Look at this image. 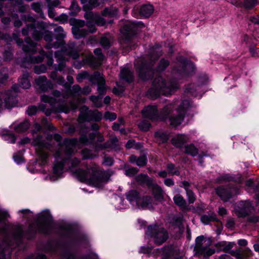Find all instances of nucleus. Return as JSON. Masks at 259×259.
Instances as JSON below:
<instances>
[{"label": "nucleus", "mask_w": 259, "mask_h": 259, "mask_svg": "<svg viewBox=\"0 0 259 259\" xmlns=\"http://www.w3.org/2000/svg\"><path fill=\"white\" fill-rule=\"evenodd\" d=\"M76 143V139H65L63 143H58V150L55 154L56 162L53 168V175L50 177L51 180L55 181L56 178L60 177L63 172L64 166H66L81 182L96 187H101L108 181V177L96 165L88 167L85 170L74 169L79 162L78 159L71 156L74 151Z\"/></svg>", "instance_id": "1"}, {"label": "nucleus", "mask_w": 259, "mask_h": 259, "mask_svg": "<svg viewBox=\"0 0 259 259\" xmlns=\"http://www.w3.org/2000/svg\"><path fill=\"white\" fill-rule=\"evenodd\" d=\"M178 88V84L176 81H167L161 76H158L154 79L149 92L155 97L160 94L167 96L171 94Z\"/></svg>", "instance_id": "2"}, {"label": "nucleus", "mask_w": 259, "mask_h": 259, "mask_svg": "<svg viewBox=\"0 0 259 259\" xmlns=\"http://www.w3.org/2000/svg\"><path fill=\"white\" fill-rule=\"evenodd\" d=\"M126 199L132 205H135L139 208L151 209L153 207L154 203L150 197H142L139 193L135 190L129 191L126 194Z\"/></svg>", "instance_id": "3"}, {"label": "nucleus", "mask_w": 259, "mask_h": 259, "mask_svg": "<svg viewBox=\"0 0 259 259\" xmlns=\"http://www.w3.org/2000/svg\"><path fill=\"white\" fill-rule=\"evenodd\" d=\"M19 91V87L14 85L12 90H8L0 93V111L4 108L10 109L15 106L17 103L16 93Z\"/></svg>", "instance_id": "4"}, {"label": "nucleus", "mask_w": 259, "mask_h": 259, "mask_svg": "<svg viewBox=\"0 0 259 259\" xmlns=\"http://www.w3.org/2000/svg\"><path fill=\"white\" fill-rule=\"evenodd\" d=\"M146 235L152 238L155 243L158 245L164 242L168 237L166 230L156 225L149 226Z\"/></svg>", "instance_id": "5"}, {"label": "nucleus", "mask_w": 259, "mask_h": 259, "mask_svg": "<svg viewBox=\"0 0 259 259\" xmlns=\"http://www.w3.org/2000/svg\"><path fill=\"white\" fill-rule=\"evenodd\" d=\"M195 241L197 253L206 258L214 253V250L209 247L210 244L209 240L205 239L203 236L197 237Z\"/></svg>", "instance_id": "6"}, {"label": "nucleus", "mask_w": 259, "mask_h": 259, "mask_svg": "<svg viewBox=\"0 0 259 259\" xmlns=\"http://www.w3.org/2000/svg\"><path fill=\"white\" fill-rule=\"evenodd\" d=\"M32 144L34 146L36 147L35 150L41 164H46L48 162V155L45 151V149H50L49 145L44 143L42 137L39 136L33 140Z\"/></svg>", "instance_id": "7"}, {"label": "nucleus", "mask_w": 259, "mask_h": 259, "mask_svg": "<svg viewBox=\"0 0 259 259\" xmlns=\"http://www.w3.org/2000/svg\"><path fill=\"white\" fill-rule=\"evenodd\" d=\"M102 117V114L98 110H89L87 106H83L80 110L78 120L79 122L99 121L101 119Z\"/></svg>", "instance_id": "8"}, {"label": "nucleus", "mask_w": 259, "mask_h": 259, "mask_svg": "<svg viewBox=\"0 0 259 259\" xmlns=\"http://www.w3.org/2000/svg\"><path fill=\"white\" fill-rule=\"evenodd\" d=\"M52 220V217L48 210L40 212L38 219V231L42 233H47L51 228Z\"/></svg>", "instance_id": "9"}, {"label": "nucleus", "mask_w": 259, "mask_h": 259, "mask_svg": "<svg viewBox=\"0 0 259 259\" xmlns=\"http://www.w3.org/2000/svg\"><path fill=\"white\" fill-rule=\"evenodd\" d=\"M190 102L188 100L183 101L177 110L178 115L169 117L170 125L176 127L180 125L184 120V115L187 109L190 107Z\"/></svg>", "instance_id": "10"}, {"label": "nucleus", "mask_w": 259, "mask_h": 259, "mask_svg": "<svg viewBox=\"0 0 259 259\" xmlns=\"http://www.w3.org/2000/svg\"><path fill=\"white\" fill-rule=\"evenodd\" d=\"M253 210V207L249 201H240L234 207L235 213L239 218H244L249 215Z\"/></svg>", "instance_id": "11"}, {"label": "nucleus", "mask_w": 259, "mask_h": 259, "mask_svg": "<svg viewBox=\"0 0 259 259\" xmlns=\"http://www.w3.org/2000/svg\"><path fill=\"white\" fill-rule=\"evenodd\" d=\"M137 180L142 182L148 183L149 187L152 190V193L156 200L160 201L163 199V192L161 188L155 183L149 184L150 180L147 176L142 174L138 176Z\"/></svg>", "instance_id": "12"}, {"label": "nucleus", "mask_w": 259, "mask_h": 259, "mask_svg": "<svg viewBox=\"0 0 259 259\" xmlns=\"http://www.w3.org/2000/svg\"><path fill=\"white\" fill-rule=\"evenodd\" d=\"M29 23L27 24V28L22 29V33L23 35H26L28 34V32H32L34 38L38 40L42 37V35L41 33L36 30L37 28L39 29L36 26L38 24L33 18H29Z\"/></svg>", "instance_id": "13"}, {"label": "nucleus", "mask_w": 259, "mask_h": 259, "mask_svg": "<svg viewBox=\"0 0 259 259\" xmlns=\"http://www.w3.org/2000/svg\"><path fill=\"white\" fill-rule=\"evenodd\" d=\"M85 18L89 21L88 26L89 27V32L94 33L96 29L94 26L90 27V23H95L99 25H103L105 22L104 19L101 18L98 14L94 13L93 12H88L85 14Z\"/></svg>", "instance_id": "14"}, {"label": "nucleus", "mask_w": 259, "mask_h": 259, "mask_svg": "<svg viewBox=\"0 0 259 259\" xmlns=\"http://www.w3.org/2000/svg\"><path fill=\"white\" fill-rule=\"evenodd\" d=\"M90 81L93 83H97L98 85V91L102 95L106 93V88L105 85V79L103 76L99 72H95L90 78Z\"/></svg>", "instance_id": "15"}, {"label": "nucleus", "mask_w": 259, "mask_h": 259, "mask_svg": "<svg viewBox=\"0 0 259 259\" xmlns=\"http://www.w3.org/2000/svg\"><path fill=\"white\" fill-rule=\"evenodd\" d=\"M153 65V60L151 59L150 62L148 64H144L140 67L137 66L139 76L143 80L148 79L152 76L153 71L151 67Z\"/></svg>", "instance_id": "16"}, {"label": "nucleus", "mask_w": 259, "mask_h": 259, "mask_svg": "<svg viewBox=\"0 0 259 259\" xmlns=\"http://www.w3.org/2000/svg\"><path fill=\"white\" fill-rule=\"evenodd\" d=\"M74 47V44H71V46L68 47V49H66L65 51H57L56 52L55 57L57 58L58 61L61 62V61L65 60V55L69 56L73 59L77 58L79 55L76 51L73 50Z\"/></svg>", "instance_id": "17"}, {"label": "nucleus", "mask_w": 259, "mask_h": 259, "mask_svg": "<svg viewBox=\"0 0 259 259\" xmlns=\"http://www.w3.org/2000/svg\"><path fill=\"white\" fill-rule=\"evenodd\" d=\"M216 193L224 201H226L231 198L233 194H236L237 190L236 188L219 187L216 189Z\"/></svg>", "instance_id": "18"}, {"label": "nucleus", "mask_w": 259, "mask_h": 259, "mask_svg": "<svg viewBox=\"0 0 259 259\" xmlns=\"http://www.w3.org/2000/svg\"><path fill=\"white\" fill-rule=\"evenodd\" d=\"M141 25L140 22L138 23L127 22L121 29V32L127 36L133 35Z\"/></svg>", "instance_id": "19"}, {"label": "nucleus", "mask_w": 259, "mask_h": 259, "mask_svg": "<svg viewBox=\"0 0 259 259\" xmlns=\"http://www.w3.org/2000/svg\"><path fill=\"white\" fill-rule=\"evenodd\" d=\"M155 106H148L142 110V114L145 118L150 119L152 121H156L158 118Z\"/></svg>", "instance_id": "20"}, {"label": "nucleus", "mask_w": 259, "mask_h": 259, "mask_svg": "<svg viewBox=\"0 0 259 259\" xmlns=\"http://www.w3.org/2000/svg\"><path fill=\"white\" fill-rule=\"evenodd\" d=\"M35 83L39 88L42 91H47L49 89L52 87V83L48 81L45 76H40L35 79Z\"/></svg>", "instance_id": "21"}, {"label": "nucleus", "mask_w": 259, "mask_h": 259, "mask_svg": "<svg viewBox=\"0 0 259 259\" xmlns=\"http://www.w3.org/2000/svg\"><path fill=\"white\" fill-rule=\"evenodd\" d=\"M89 137L90 139H88L86 136H82L79 139L80 143L84 145L88 144V143H92L95 139V138H97V141L98 142H100L104 140L103 136L99 134H98L97 135L94 134H90Z\"/></svg>", "instance_id": "22"}, {"label": "nucleus", "mask_w": 259, "mask_h": 259, "mask_svg": "<svg viewBox=\"0 0 259 259\" xmlns=\"http://www.w3.org/2000/svg\"><path fill=\"white\" fill-rule=\"evenodd\" d=\"M189 140L186 135H178L171 139V143L176 147H181Z\"/></svg>", "instance_id": "23"}, {"label": "nucleus", "mask_w": 259, "mask_h": 259, "mask_svg": "<svg viewBox=\"0 0 259 259\" xmlns=\"http://www.w3.org/2000/svg\"><path fill=\"white\" fill-rule=\"evenodd\" d=\"M9 216V214L8 212L0 208V233H4L7 229H9V227L4 221Z\"/></svg>", "instance_id": "24"}, {"label": "nucleus", "mask_w": 259, "mask_h": 259, "mask_svg": "<svg viewBox=\"0 0 259 259\" xmlns=\"http://www.w3.org/2000/svg\"><path fill=\"white\" fill-rule=\"evenodd\" d=\"M153 12V7L150 4L142 6L140 10V14L146 18L149 17Z\"/></svg>", "instance_id": "25"}, {"label": "nucleus", "mask_w": 259, "mask_h": 259, "mask_svg": "<svg viewBox=\"0 0 259 259\" xmlns=\"http://www.w3.org/2000/svg\"><path fill=\"white\" fill-rule=\"evenodd\" d=\"M26 44L23 45L22 49L25 52H35L36 51L35 47L36 44L33 42L30 38H27L25 39Z\"/></svg>", "instance_id": "26"}, {"label": "nucleus", "mask_w": 259, "mask_h": 259, "mask_svg": "<svg viewBox=\"0 0 259 259\" xmlns=\"http://www.w3.org/2000/svg\"><path fill=\"white\" fill-rule=\"evenodd\" d=\"M72 31L75 38L78 39L86 36L88 31L84 28H79L77 27H72Z\"/></svg>", "instance_id": "27"}, {"label": "nucleus", "mask_w": 259, "mask_h": 259, "mask_svg": "<svg viewBox=\"0 0 259 259\" xmlns=\"http://www.w3.org/2000/svg\"><path fill=\"white\" fill-rule=\"evenodd\" d=\"M234 245L233 242L221 241L216 244V247L220 250L228 252L233 247Z\"/></svg>", "instance_id": "28"}, {"label": "nucleus", "mask_w": 259, "mask_h": 259, "mask_svg": "<svg viewBox=\"0 0 259 259\" xmlns=\"http://www.w3.org/2000/svg\"><path fill=\"white\" fill-rule=\"evenodd\" d=\"M245 254H242L240 253V251L237 250L232 251L231 254L235 256L236 259H245L248 256L251 255V250L248 248H246L244 250Z\"/></svg>", "instance_id": "29"}, {"label": "nucleus", "mask_w": 259, "mask_h": 259, "mask_svg": "<svg viewBox=\"0 0 259 259\" xmlns=\"http://www.w3.org/2000/svg\"><path fill=\"white\" fill-rule=\"evenodd\" d=\"M183 185L186 191L189 203L190 204L193 203L195 200V197L194 193L188 188V183L187 182L184 181L183 182Z\"/></svg>", "instance_id": "30"}, {"label": "nucleus", "mask_w": 259, "mask_h": 259, "mask_svg": "<svg viewBox=\"0 0 259 259\" xmlns=\"http://www.w3.org/2000/svg\"><path fill=\"white\" fill-rule=\"evenodd\" d=\"M120 77L128 82L131 81L133 78V73L127 68H124L121 70Z\"/></svg>", "instance_id": "31"}, {"label": "nucleus", "mask_w": 259, "mask_h": 259, "mask_svg": "<svg viewBox=\"0 0 259 259\" xmlns=\"http://www.w3.org/2000/svg\"><path fill=\"white\" fill-rule=\"evenodd\" d=\"M185 152L194 157L197 155L198 150L193 144H191L185 146Z\"/></svg>", "instance_id": "32"}, {"label": "nucleus", "mask_w": 259, "mask_h": 259, "mask_svg": "<svg viewBox=\"0 0 259 259\" xmlns=\"http://www.w3.org/2000/svg\"><path fill=\"white\" fill-rule=\"evenodd\" d=\"M217 220L216 215L214 213L210 212L208 214H204L201 216V221L205 225L208 224L211 221Z\"/></svg>", "instance_id": "33"}, {"label": "nucleus", "mask_w": 259, "mask_h": 259, "mask_svg": "<svg viewBox=\"0 0 259 259\" xmlns=\"http://www.w3.org/2000/svg\"><path fill=\"white\" fill-rule=\"evenodd\" d=\"M28 73L24 74L21 78L19 79V85L23 89H28L30 87V82L29 80Z\"/></svg>", "instance_id": "34"}, {"label": "nucleus", "mask_w": 259, "mask_h": 259, "mask_svg": "<svg viewBox=\"0 0 259 259\" xmlns=\"http://www.w3.org/2000/svg\"><path fill=\"white\" fill-rule=\"evenodd\" d=\"M175 203L182 208L186 207V202L184 198L180 194H177L174 197Z\"/></svg>", "instance_id": "35"}, {"label": "nucleus", "mask_w": 259, "mask_h": 259, "mask_svg": "<svg viewBox=\"0 0 259 259\" xmlns=\"http://www.w3.org/2000/svg\"><path fill=\"white\" fill-rule=\"evenodd\" d=\"M12 232V235L15 239H17L22 234V230L21 227L19 225L13 226L11 227Z\"/></svg>", "instance_id": "36"}, {"label": "nucleus", "mask_w": 259, "mask_h": 259, "mask_svg": "<svg viewBox=\"0 0 259 259\" xmlns=\"http://www.w3.org/2000/svg\"><path fill=\"white\" fill-rule=\"evenodd\" d=\"M155 138L159 143H164L168 139V135L162 131H159L155 133Z\"/></svg>", "instance_id": "37"}, {"label": "nucleus", "mask_w": 259, "mask_h": 259, "mask_svg": "<svg viewBox=\"0 0 259 259\" xmlns=\"http://www.w3.org/2000/svg\"><path fill=\"white\" fill-rule=\"evenodd\" d=\"M55 31L57 33V39L60 41V45L62 44V39L65 36L63 29L61 26H58L55 29Z\"/></svg>", "instance_id": "38"}, {"label": "nucleus", "mask_w": 259, "mask_h": 259, "mask_svg": "<svg viewBox=\"0 0 259 259\" xmlns=\"http://www.w3.org/2000/svg\"><path fill=\"white\" fill-rule=\"evenodd\" d=\"M30 124L27 120L20 123L17 126L14 127L16 132L20 133L27 130L29 127Z\"/></svg>", "instance_id": "39"}, {"label": "nucleus", "mask_w": 259, "mask_h": 259, "mask_svg": "<svg viewBox=\"0 0 259 259\" xmlns=\"http://www.w3.org/2000/svg\"><path fill=\"white\" fill-rule=\"evenodd\" d=\"M102 14L104 16L113 17L117 14V10L115 8H106L102 11Z\"/></svg>", "instance_id": "40"}, {"label": "nucleus", "mask_w": 259, "mask_h": 259, "mask_svg": "<svg viewBox=\"0 0 259 259\" xmlns=\"http://www.w3.org/2000/svg\"><path fill=\"white\" fill-rule=\"evenodd\" d=\"M194 69V64L191 62H187L184 64V66L181 70H178L179 72H186L187 73H189L190 70L192 71Z\"/></svg>", "instance_id": "41"}, {"label": "nucleus", "mask_w": 259, "mask_h": 259, "mask_svg": "<svg viewBox=\"0 0 259 259\" xmlns=\"http://www.w3.org/2000/svg\"><path fill=\"white\" fill-rule=\"evenodd\" d=\"M41 100L44 102L49 103L52 107H55L56 106V100L52 97L43 95L41 96Z\"/></svg>", "instance_id": "42"}, {"label": "nucleus", "mask_w": 259, "mask_h": 259, "mask_svg": "<svg viewBox=\"0 0 259 259\" xmlns=\"http://www.w3.org/2000/svg\"><path fill=\"white\" fill-rule=\"evenodd\" d=\"M11 244L5 241V242L2 245L0 246V259H5L4 252L7 250V247L10 245Z\"/></svg>", "instance_id": "43"}, {"label": "nucleus", "mask_w": 259, "mask_h": 259, "mask_svg": "<svg viewBox=\"0 0 259 259\" xmlns=\"http://www.w3.org/2000/svg\"><path fill=\"white\" fill-rule=\"evenodd\" d=\"M90 99L92 101L95 106L97 107L102 106V98L100 96H92Z\"/></svg>", "instance_id": "44"}, {"label": "nucleus", "mask_w": 259, "mask_h": 259, "mask_svg": "<svg viewBox=\"0 0 259 259\" xmlns=\"http://www.w3.org/2000/svg\"><path fill=\"white\" fill-rule=\"evenodd\" d=\"M138 126L141 130L147 131L149 129L150 124L148 121L143 120L138 124Z\"/></svg>", "instance_id": "45"}, {"label": "nucleus", "mask_w": 259, "mask_h": 259, "mask_svg": "<svg viewBox=\"0 0 259 259\" xmlns=\"http://www.w3.org/2000/svg\"><path fill=\"white\" fill-rule=\"evenodd\" d=\"M3 139L8 143H14L15 142L16 138L12 134H7L3 135Z\"/></svg>", "instance_id": "46"}, {"label": "nucleus", "mask_w": 259, "mask_h": 259, "mask_svg": "<svg viewBox=\"0 0 259 259\" xmlns=\"http://www.w3.org/2000/svg\"><path fill=\"white\" fill-rule=\"evenodd\" d=\"M258 3L257 0H244V5L246 8H251Z\"/></svg>", "instance_id": "47"}, {"label": "nucleus", "mask_w": 259, "mask_h": 259, "mask_svg": "<svg viewBox=\"0 0 259 259\" xmlns=\"http://www.w3.org/2000/svg\"><path fill=\"white\" fill-rule=\"evenodd\" d=\"M8 70L6 69H0V83H3L8 78Z\"/></svg>", "instance_id": "48"}, {"label": "nucleus", "mask_w": 259, "mask_h": 259, "mask_svg": "<svg viewBox=\"0 0 259 259\" xmlns=\"http://www.w3.org/2000/svg\"><path fill=\"white\" fill-rule=\"evenodd\" d=\"M169 64L168 62L164 59H162L159 64L157 68L158 71L163 70Z\"/></svg>", "instance_id": "49"}, {"label": "nucleus", "mask_w": 259, "mask_h": 259, "mask_svg": "<svg viewBox=\"0 0 259 259\" xmlns=\"http://www.w3.org/2000/svg\"><path fill=\"white\" fill-rule=\"evenodd\" d=\"M47 70V67L45 65H40L35 66L34 72L37 74L44 73Z\"/></svg>", "instance_id": "50"}, {"label": "nucleus", "mask_w": 259, "mask_h": 259, "mask_svg": "<svg viewBox=\"0 0 259 259\" xmlns=\"http://www.w3.org/2000/svg\"><path fill=\"white\" fill-rule=\"evenodd\" d=\"M100 44L103 47L107 48L110 45V40L107 36H103L101 38Z\"/></svg>", "instance_id": "51"}, {"label": "nucleus", "mask_w": 259, "mask_h": 259, "mask_svg": "<svg viewBox=\"0 0 259 259\" xmlns=\"http://www.w3.org/2000/svg\"><path fill=\"white\" fill-rule=\"evenodd\" d=\"M81 89L78 85H74L73 86L71 92L73 96L81 95Z\"/></svg>", "instance_id": "52"}, {"label": "nucleus", "mask_w": 259, "mask_h": 259, "mask_svg": "<svg viewBox=\"0 0 259 259\" xmlns=\"http://www.w3.org/2000/svg\"><path fill=\"white\" fill-rule=\"evenodd\" d=\"M173 109V105L171 104L167 105L165 106L164 108L163 109V110L162 111V114L163 115V116H166L168 114L170 113V112L172 111V109Z\"/></svg>", "instance_id": "53"}, {"label": "nucleus", "mask_w": 259, "mask_h": 259, "mask_svg": "<svg viewBox=\"0 0 259 259\" xmlns=\"http://www.w3.org/2000/svg\"><path fill=\"white\" fill-rule=\"evenodd\" d=\"M82 154L83 158L84 159L92 158L94 156V155L91 151L86 149L82 150Z\"/></svg>", "instance_id": "54"}, {"label": "nucleus", "mask_w": 259, "mask_h": 259, "mask_svg": "<svg viewBox=\"0 0 259 259\" xmlns=\"http://www.w3.org/2000/svg\"><path fill=\"white\" fill-rule=\"evenodd\" d=\"M136 164L139 166H143L146 164V158L145 156H142L137 158Z\"/></svg>", "instance_id": "55"}, {"label": "nucleus", "mask_w": 259, "mask_h": 259, "mask_svg": "<svg viewBox=\"0 0 259 259\" xmlns=\"http://www.w3.org/2000/svg\"><path fill=\"white\" fill-rule=\"evenodd\" d=\"M195 87L193 84H190L185 90V92L187 93H190L194 96H197V95L195 94Z\"/></svg>", "instance_id": "56"}, {"label": "nucleus", "mask_w": 259, "mask_h": 259, "mask_svg": "<svg viewBox=\"0 0 259 259\" xmlns=\"http://www.w3.org/2000/svg\"><path fill=\"white\" fill-rule=\"evenodd\" d=\"M104 117L106 119H109L112 121L116 119V115L115 113L106 112L105 113Z\"/></svg>", "instance_id": "57"}, {"label": "nucleus", "mask_w": 259, "mask_h": 259, "mask_svg": "<svg viewBox=\"0 0 259 259\" xmlns=\"http://www.w3.org/2000/svg\"><path fill=\"white\" fill-rule=\"evenodd\" d=\"M77 107V106L76 104H71L70 108L68 107H63L59 109L58 111L59 112H64L66 113H68L70 109L75 110Z\"/></svg>", "instance_id": "58"}, {"label": "nucleus", "mask_w": 259, "mask_h": 259, "mask_svg": "<svg viewBox=\"0 0 259 259\" xmlns=\"http://www.w3.org/2000/svg\"><path fill=\"white\" fill-rule=\"evenodd\" d=\"M138 169L135 167L129 168L125 170V174L128 176H132L138 172Z\"/></svg>", "instance_id": "59"}, {"label": "nucleus", "mask_w": 259, "mask_h": 259, "mask_svg": "<svg viewBox=\"0 0 259 259\" xmlns=\"http://www.w3.org/2000/svg\"><path fill=\"white\" fill-rule=\"evenodd\" d=\"M167 169L169 172L172 175H179V172L174 168V165L172 164H169L167 166Z\"/></svg>", "instance_id": "60"}, {"label": "nucleus", "mask_w": 259, "mask_h": 259, "mask_svg": "<svg viewBox=\"0 0 259 259\" xmlns=\"http://www.w3.org/2000/svg\"><path fill=\"white\" fill-rule=\"evenodd\" d=\"M88 76V73L87 72H82V73H80L79 74H78L77 77H76V79L77 80L78 82H81L83 79L85 78L86 77H87Z\"/></svg>", "instance_id": "61"}, {"label": "nucleus", "mask_w": 259, "mask_h": 259, "mask_svg": "<svg viewBox=\"0 0 259 259\" xmlns=\"http://www.w3.org/2000/svg\"><path fill=\"white\" fill-rule=\"evenodd\" d=\"M80 3L83 5V9L85 11H88L91 10V7L89 6V1L88 0H80Z\"/></svg>", "instance_id": "62"}, {"label": "nucleus", "mask_w": 259, "mask_h": 259, "mask_svg": "<svg viewBox=\"0 0 259 259\" xmlns=\"http://www.w3.org/2000/svg\"><path fill=\"white\" fill-rule=\"evenodd\" d=\"M37 110V108L35 106H31L28 108L27 113L29 115H32L36 113Z\"/></svg>", "instance_id": "63"}, {"label": "nucleus", "mask_w": 259, "mask_h": 259, "mask_svg": "<svg viewBox=\"0 0 259 259\" xmlns=\"http://www.w3.org/2000/svg\"><path fill=\"white\" fill-rule=\"evenodd\" d=\"M13 158H14V161L17 164H20L23 162V159L22 157L18 154H14L13 156Z\"/></svg>", "instance_id": "64"}]
</instances>
